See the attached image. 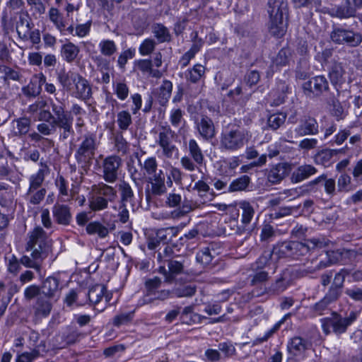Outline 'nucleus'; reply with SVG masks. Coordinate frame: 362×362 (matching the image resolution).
I'll return each instance as SVG.
<instances>
[{
  "instance_id": "f257e3e1",
  "label": "nucleus",
  "mask_w": 362,
  "mask_h": 362,
  "mask_svg": "<svg viewBox=\"0 0 362 362\" xmlns=\"http://www.w3.org/2000/svg\"><path fill=\"white\" fill-rule=\"evenodd\" d=\"M57 78L63 89L71 97L84 102L88 101L92 98L91 84L79 74L63 70L57 74Z\"/></svg>"
},
{
  "instance_id": "f03ea898",
  "label": "nucleus",
  "mask_w": 362,
  "mask_h": 362,
  "mask_svg": "<svg viewBox=\"0 0 362 362\" xmlns=\"http://www.w3.org/2000/svg\"><path fill=\"white\" fill-rule=\"evenodd\" d=\"M330 241L325 237L308 239L305 243L291 241L285 242L274 248V252L280 257L304 255L311 250L328 246Z\"/></svg>"
},
{
  "instance_id": "7ed1b4c3",
  "label": "nucleus",
  "mask_w": 362,
  "mask_h": 362,
  "mask_svg": "<svg viewBox=\"0 0 362 362\" xmlns=\"http://www.w3.org/2000/svg\"><path fill=\"white\" fill-rule=\"evenodd\" d=\"M268 13L269 16V32L277 37H282L286 32L288 4L286 0H269Z\"/></svg>"
},
{
  "instance_id": "20e7f679",
  "label": "nucleus",
  "mask_w": 362,
  "mask_h": 362,
  "mask_svg": "<svg viewBox=\"0 0 362 362\" xmlns=\"http://www.w3.org/2000/svg\"><path fill=\"white\" fill-rule=\"evenodd\" d=\"M51 246V240L40 226L35 227L28 233L26 250L31 252V257L44 259L47 256Z\"/></svg>"
},
{
  "instance_id": "39448f33",
  "label": "nucleus",
  "mask_w": 362,
  "mask_h": 362,
  "mask_svg": "<svg viewBox=\"0 0 362 362\" xmlns=\"http://www.w3.org/2000/svg\"><path fill=\"white\" fill-rule=\"evenodd\" d=\"M252 138V134L246 129L233 127L224 130L221 136V146L230 151L242 148Z\"/></svg>"
},
{
  "instance_id": "423d86ee",
  "label": "nucleus",
  "mask_w": 362,
  "mask_h": 362,
  "mask_svg": "<svg viewBox=\"0 0 362 362\" xmlns=\"http://www.w3.org/2000/svg\"><path fill=\"white\" fill-rule=\"evenodd\" d=\"M97 149L98 144L95 136L93 134L84 135L74 155L77 163L82 167L89 165Z\"/></svg>"
},
{
  "instance_id": "0eeeda50",
  "label": "nucleus",
  "mask_w": 362,
  "mask_h": 362,
  "mask_svg": "<svg viewBox=\"0 0 362 362\" xmlns=\"http://www.w3.org/2000/svg\"><path fill=\"white\" fill-rule=\"evenodd\" d=\"M175 134L169 126H160L155 132V143L162 149L163 155L167 158H171L177 152V148L173 144Z\"/></svg>"
},
{
  "instance_id": "6e6552de",
  "label": "nucleus",
  "mask_w": 362,
  "mask_h": 362,
  "mask_svg": "<svg viewBox=\"0 0 362 362\" xmlns=\"http://www.w3.org/2000/svg\"><path fill=\"white\" fill-rule=\"evenodd\" d=\"M357 318V313L351 311L348 316L342 317L341 315L334 313L331 317L322 320V327L325 333L330 332L331 329L336 334H341L346 331Z\"/></svg>"
},
{
  "instance_id": "1a4fd4ad",
  "label": "nucleus",
  "mask_w": 362,
  "mask_h": 362,
  "mask_svg": "<svg viewBox=\"0 0 362 362\" xmlns=\"http://www.w3.org/2000/svg\"><path fill=\"white\" fill-rule=\"evenodd\" d=\"M122 165V158L116 155L105 157L101 164L102 177L107 183H114L118 179Z\"/></svg>"
},
{
  "instance_id": "9d476101",
  "label": "nucleus",
  "mask_w": 362,
  "mask_h": 362,
  "mask_svg": "<svg viewBox=\"0 0 362 362\" xmlns=\"http://www.w3.org/2000/svg\"><path fill=\"white\" fill-rule=\"evenodd\" d=\"M330 37L334 43L345 44L350 47H357L362 42L361 33L342 28H334L330 34Z\"/></svg>"
},
{
  "instance_id": "9b49d317",
  "label": "nucleus",
  "mask_w": 362,
  "mask_h": 362,
  "mask_svg": "<svg viewBox=\"0 0 362 362\" xmlns=\"http://www.w3.org/2000/svg\"><path fill=\"white\" fill-rule=\"evenodd\" d=\"M329 83L324 76H317L305 82L303 85L304 93L310 96H318L327 90Z\"/></svg>"
},
{
  "instance_id": "f8f14e48",
  "label": "nucleus",
  "mask_w": 362,
  "mask_h": 362,
  "mask_svg": "<svg viewBox=\"0 0 362 362\" xmlns=\"http://www.w3.org/2000/svg\"><path fill=\"white\" fill-rule=\"evenodd\" d=\"M195 124L199 134L204 140L209 141L216 136V128L214 122L210 117L206 115H201L197 119Z\"/></svg>"
},
{
  "instance_id": "ddd939ff",
  "label": "nucleus",
  "mask_w": 362,
  "mask_h": 362,
  "mask_svg": "<svg viewBox=\"0 0 362 362\" xmlns=\"http://www.w3.org/2000/svg\"><path fill=\"white\" fill-rule=\"evenodd\" d=\"M294 131L298 136L316 135L319 132L318 123L314 117H304L300 120Z\"/></svg>"
},
{
  "instance_id": "4468645a",
  "label": "nucleus",
  "mask_w": 362,
  "mask_h": 362,
  "mask_svg": "<svg viewBox=\"0 0 362 362\" xmlns=\"http://www.w3.org/2000/svg\"><path fill=\"white\" fill-rule=\"evenodd\" d=\"M57 299L39 296L33 305L35 316L37 318H45L49 315L52 310L54 303Z\"/></svg>"
},
{
  "instance_id": "2eb2a0df",
  "label": "nucleus",
  "mask_w": 362,
  "mask_h": 362,
  "mask_svg": "<svg viewBox=\"0 0 362 362\" xmlns=\"http://www.w3.org/2000/svg\"><path fill=\"white\" fill-rule=\"evenodd\" d=\"M45 83V75L42 73L35 74L28 85L22 88V93L28 98H35L42 91V86Z\"/></svg>"
},
{
  "instance_id": "dca6fc26",
  "label": "nucleus",
  "mask_w": 362,
  "mask_h": 362,
  "mask_svg": "<svg viewBox=\"0 0 362 362\" xmlns=\"http://www.w3.org/2000/svg\"><path fill=\"white\" fill-rule=\"evenodd\" d=\"M168 270L165 267H159V272L162 274L165 281L171 283L173 281L175 276L182 273L184 269L183 262L176 259H168Z\"/></svg>"
},
{
  "instance_id": "f3484780",
  "label": "nucleus",
  "mask_w": 362,
  "mask_h": 362,
  "mask_svg": "<svg viewBox=\"0 0 362 362\" xmlns=\"http://www.w3.org/2000/svg\"><path fill=\"white\" fill-rule=\"evenodd\" d=\"M310 344L308 340L300 337L292 338L288 343L287 349L293 356L303 357L305 351L310 349Z\"/></svg>"
},
{
  "instance_id": "a211bd4d",
  "label": "nucleus",
  "mask_w": 362,
  "mask_h": 362,
  "mask_svg": "<svg viewBox=\"0 0 362 362\" xmlns=\"http://www.w3.org/2000/svg\"><path fill=\"white\" fill-rule=\"evenodd\" d=\"M291 165L286 163H280L271 168L267 178L272 184L279 183L290 173Z\"/></svg>"
},
{
  "instance_id": "6ab92c4d",
  "label": "nucleus",
  "mask_w": 362,
  "mask_h": 362,
  "mask_svg": "<svg viewBox=\"0 0 362 362\" xmlns=\"http://www.w3.org/2000/svg\"><path fill=\"white\" fill-rule=\"evenodd\" d=\"M291 92L290 85L286 81H279L276 83L275 90L269 93V98L272 100V105L278 106L282 104L287 94Z\"/></svg>"
},
{
  "instance_id": "aec40b11",
  "label": "nucleus",
  "mask_w": 362,
  "mask_h": 362,
  "mask_svg": "<svg viewBox=\"0 0 362 362\" xmlns=\"http://www.w3.org/2000/svg\"><path fill=\"white\" fill-rule=\"evenodd\" d=\"M148 182L151 184V192L153 195L161 196L166 193L165 175L162 170H159L156 175L148 177Z\"/></svg>"
},
{
  "instance_id": "412c9836",
  "label": "nucleus",
  "mask_w": 362,
  "mask_h": 362,
  "mask_svg": "<svg viewBox=\"0 0 362 362\" xmlns=\"http://www.w3.org/2000/svg\"><path fill=\"white\" fill-rule=\"evenodd\" d=\"M327 13L330 16L339 19L356 17L354 8L346 2V0H344L341 4L329 8Z\"/></svg>"
},
{
  "instance_id": "4be33fe9",
  "label": "nucleus",
  "mask_w": 362,
  "mask_h": 362,
  "mask_svg": "<svg viewBox=\"0 0 362 362\" xmlns=\"http://www.w3.org/2000/svg\"><path fill=\"white\" fill-rule=\"evenodd\" d=\"M134 69L141 71L143 74L159 78L162 76V73L158 69H153V63L150 59H141L134 62Z\"/></svg>"
},
{
  "instance_id": "5701e85b",
  "label": "nucleus",
  "mask_w": 362,
  "mask_h": 362,
  "mask_svg": "<svg viewBox=\"0 0 362 362\" xmlns=\"http://www.w3.org/2000/svg\"><path fill=\"white\" fill-rule=\"evenodd\" d=\"M49 104L52 107V112L54 115L55 116L53 120H54L57 123L62 122L61 121L64 122V119H72L73 117L66 113L65 108V101L64 100H60L57 97H55V101H54L52 99L49 100Z\"/></svg>"
},
{
  "instance_id": "b1692460",
  "label": "nucleus",
  "mask_w": 362,
  "mask_h": 362,
  "mask_svg": "<svg viewBox=\"0 0 362 362\" xmlns=\"http://www.w3.org/2000/svg\"><path fill=\"white\" fill-rule=\"evenodd\" d=\"M52 214L55 221L61 225H69L71 220L70 209L64 204H54L52 208Z\"/></svg>"
},
{
  "instance_id": "393cba45",
  "label": "nucleus",
  "mask_w": 362,
  "mask_h": 362,
  "mask_svg": "<svg viewBox=\"0 0 362 362\" xmlns=\"http://www.w3.org/2000/svg\"><path fill=\"white\" fill-rule=\"evenodd\" d=\"M341 151V149H322L315 154L314 157L315 163L324 167H329L333 163V158Z\"/></svg>"
},
{
  "instance_id": "a878e982",
  "label": "nucleus",
  "mask_w": 362,
  "mask_h": 362,
  "mask_svg": "<svg viewBox=\"0 0 362 362\" xmlns=\"http://www.w3.org/2000/svg\"><path fill=\"white\" fill-rule=\"evenodd\" d=\"M317 169L311 165H302L297 168L291 175L293 183L300 182L317 173Z\"/></svg>"
},
{
  "instance_id": "bb28decb",
  "label": "nucleus",
  "mask_w": 362,
  "mask_h": 362,
  "mask_svg": "<svg viewBox=\"0 0 362 362\" xmlns=\"http://www.w3.org/2000/svg\"><path fill=\"white\" fill-rule=\"evenodd\" d=\"M59 290V280L53 276L47 277L42 283V296L54 299Z\"/></svg>"
},
{
  "instance_id": "cd10ccee",
  "label": "nucleus",
  "mask_w": 362,
  "mask_h": 362,
  "mask_svg": "<svg viewBox=\"0 0 362 362\" xmlns=\"http://www.w3.org/2000/svg\"><path fill=\"white\" fill-rule=\"evenodd\" d=\"M93 190L95 194H99L104 197L108 202H112L117 198L116 189L107 184L100 183L98 185L93 186Z\"/></svg>"
},
{
  "instance_id": "c85d7f7f",
  "label": "nucleus",
  "mask_w": 362,
  "mask_h": 362,
  "mask_svg": "<svg viewBox=\"0 0 362 362\" xmlns=\"http://www.w3.org/2000/svg\"><path fill=\"white\" fill-rule=\"evenodd\" d=\"M80 49L78 46L69 42L62 45L61 55L64 60L68 63L73 62L77 57Z\"/></svg>"
},
{
  "instance_id": "c756f323",
  "label": "nucleus",
  "mask_w": 362,
  "mask_h": 362,
  "mask_svg": "<svg viewBox=\"0 0 362 362\" xmlns=\"http://www.w3.org/2000/svg\"><path fill=\"white\" fill-rule=\"evenodd\" d=\"M151 32L158 43L169 42L171 39L170 31L161 23L153 24Z\"/></svg>"
},
{
  "instance_id": "7c9ffc66",
  "label": "nucleus",
  "mask_w": 362,
  "mask_h": 362,
  "mask_svg": "<svg viewBox=\"0 0 362 362\" xmlns=\"http://www.w3.org/2000/svg\"><path fill=\"white\" fill-rule=\"evenodd\" d=\"M188 150L189 154L193 159V160L197 164H202L204 156L202 152V148L199 146L197 141L194 139H191L189 140L188 143Z\"/></svg>"
},
{
  "instance_id": "2f4dec72",
  "label": "nucleus",
  "mask_w": 362,
  "mask_h": 362,
  "mask_svg": "<svg viewBox=\"0 0 362 362\" xmlns=\"http://www.w3.org/2000/svg\"><path fill=\"white\" fill-rule=\"evenodd\" d=\"M86 232L89 235L97 234L99 238H105L109 234L108 228L98 221H92L86 226Z\"/></svg>"
},
{
  "instance_id": "473e14b6",
  "label": "nucleus",
  "mask_w": 362,
  "mask_h": 362,
  "mask_svg": "<svg viewBox=\"0 0 362 362\" xmlns=\"http://www.w3.org/2000/svg\"><path fill=\"white\" fill-rule=\"evenodd\" d=\"M49 19L61 34H65V23L57 8L52 7L49 10Z\"/></svg>"
},
{
  "instance_id": "72a5a7b5",
  "label": "nucleus",
  "mask_w": 362,
  "mask_h": 362,
  "mask_svg": "<svg viewBox=\"0 0 362 362\" xmlns=\"http://www.w3.org/2000/svg\"><path fill=\"white\" fill-rule=\"evenodd\" d=\"M205 74V67L200 64H195L192 69H188L186 73V78L192 83H197Z\"/></svg>"
},
{
  "instance_id": "f704fd0d",
  "label": "nucleus",
  "mask_w": 362,
  "mask_h": 362,
  "mask_svg": "<svg viewBox=\"0 0 362 362\" xmlns=\"http://www.w3.org/2000/svg\"><path fill=\"white\" fill-rule=\"evenodd\" d=\"M291 60V51L288 47L282 48L272 61V65L278 66H286Z\"/></svg>"
},
{
  "instance_id": "c9c22d12",
  "label": "nucleus",
  "mask_w": 362,
  "mask_h": 362,
  "mask_svg": "<svg viewBox=\"0 0 362 362\" xmlns=\"http://www.w3.org/2000/svg\"><path fill=\"white\" fill-rule=\"evenodd\" d=\"M89 208L93 211H102L107 208L108 202L99 194L88 199Z\"/></svg>"
},
{
  "instance_id": "e433bc0d",
  "label": "nucleus",
  "mask_w": 362,
  "mask_h": 362,
  "mask_svg": "<svg viewBox=\"0 0 362 362\" xmlns=\"http://www.w3.org/2000/svg\"><path fill=\"white\" fill-rule=\"evenodd\" d=\"M173 90V83L168 80L163 81L162 85L160 87V91L158 94L159 103L162 105H165L168 101L171 95Z\"/></svg>"
},
{
  "instance_id": "4c0bfd02",
  "label": "nucleus",
  "mask_w": 362,
  "mask_h": 362,
  "mask_svg": "<svg viewBox=\"0 0 362 362\" xmlns=\"http://www.w3.org/2000/svg\"><path fill=\"white\" fill-rule=\"evenodd\" d=\"M98 47L100 53L105 57L112 56L117 50L115 42L109 39L102 40L98 44Z\"/></svg>"
},
{
  "instance_id": "58836bf2",
  "label": "nucleus",
  "mask_w": 362,
  "mask_h": 362,
  "mask_svg": "<svg viewBox=\"0 0 362 362\" xmlns=\"http://www.w3.org/2000/svg\"><path fill=\"white\" fill-rule=\"evenodd\" d=\"M106 288L103 285H95L90 288L88 293L90 302L94 305L98 304L103 297Z\"/></svg>"
},
{
  "instance_id": "ea45409f",
  "label": "nucleus",
  "mask_w": 362,
  "mask_h": 362,
  "mask_svg": "<svg viewBox=\"0 0 362 362\" xmlns=\"http://www.w3.org/2000/svg\"><path fill=\"white\" fill-rule=\"evenodd\" d=\"M117 123L122 131L127 130L132 124V118L130 112L127 110H122L117 114Z\"/></svg>"
},
{
  "instance_id": "a19ab883",
  "label": "nucleus",
  "mask_w": 362,
  "mask_h": 362,
  "mask_svg": "<svg viewBox=\"0 0 362 362\" xmlns=\"http://www.w3.org/2000/svg\"><path fill=\"white\" fill-rule=\"evenodd\" d=\"M13 132L16 135H25L30 129L31 121L29 118L21 117L13 122Z\"/></svg>"
},
{
  "instance_id": "79ce46f5",
  "label": "nucleus",
  "mask_w": 362,
  "mask_h": 362,
  "mask_svg": "<svg viewBox=\"0 0 362 362\" xmlns=\"http://www.w3.org/2000/svg\"><path fill=\"white\" fill-rule=\"evenodd\" d=\"M344 71L341 64L334 63L329 71V75L332 83H341L344 81Z\"/></svg>"
},
{
  "instance_id": "37998d69",
  "label": "nucleus",
  "mask_w": 362,
  "mask_h": 362,
  "mask_svg": "<svg viewBox=\"0 0 362 362\" xmlns=\"http://www.w3.org/2000/svg\"><path fill=\"white\" fill-rule=\"evenodd\" d=\"M288 315H286L281 320L277 322L270 329L267 330L262 337H258L252 342V346L260 344L267 341L281 327L285 322Z\"/></svg>"
},
{
  "instance_id": "c03bdc74",
  "label": "nucleus",
  "mask_w": 362,
  "mask_h": 362,
  "mask_svg": "<svg viewBox=\"0 0 362 362\" xmlns=\"http://www.w3.org/2000/svg\"><path fill=\"white\" fill-rule=\"evenodd\" d=\"M45 180V170L40 169L36 173L33 174L29 178V192L40 189V187Z\"/></svg>"
},
{
  "instance_id": "a18cd8bd",
  "label": "nucleus",
  "mask_w": 362,
  "mask_h": 362,
  "mask_svg": "<svg viewBox=\"0 0 362 362\" xmlns=\"http://www.w3.org/2000/svg\"><path fill=\"white\" fill-rule=\"evenodd\" d=\"M240 208L242 209V223L245 225L250 223L255 215L254 208L245 201L240 203Z\"/></svg>"
},
{
  "instance_id": "49530a36",
  "label": "nucleus",
  "mask_w": 362,
  "mask_h": 362,
  "mask_svg": "<svg viewBox=\"0 0 362 362\" xmlns=\"http://www.w3.org/2000/svg\"><path fill=\"white\" fill-rule=\"evenodd\" d=\"M73 121L72 119H64L61 121L62 122L58 123L57 127L62 129V132L60 133L59 139L62 141H65L67 139L70 135H73L74 134V130L73 129Z\"/></svg>"
},
{
  "instance_id": "de8ad7c7",
  "label": "nucleus",
  "mask_w": 362,
  "mask_h": 362,
  "mask_svg": "<svg viewBox=\"0 0 362 362\" xmlns=\"http://www.w3.org/2000/svg\"><path fill=\"white\" fill-rule=\"evenodd\" d=\"M46 194V189L45 188H40L37 190H33L32 192H28L25 195V199L29 204L33 205L39 204L45 198Z\"/></svg>"
},
{
  "instance_id": "09e8293b",
  "label": "nucleus",
  "mask_w": 362,
  "mask_h": 362,
  "mask_svg": "<svg viewBox=\"0 0 362 362\" xmlns=\"http://www.w3.org/2000/svg\"><path fill=\"white\" fill-rule=\"evenodd\" d=\"M250 183V178L247 175H243L234 180L229 185L228 192H238L245 190Z\"/></svg>"
},
{
  "instance_id": "8fccbe9b",
  "label": "nucleus",
  "mask_w": 362,
  "mask_h": 362,
  "mask_svg": "<svg viewBox=\"0 0 362 362\" xmlns=\"http://www.w3.org/2000/svg\"><path fill=\"white\" fill-rule=\"evenodd\" d=\"M177 231L178 230L175 227L160 228L156 232L157 239H159L163 243H166L177 235Z\"/></svg>"
},
{
  "instance_id": "3c124183",
  "label": "nucleus",
  "mask_w": 362,
  "mask_h": 362,
  "mask_svg": "<svg viewBox=\"0 0 362 362\" xmlns=\"http://www.w3.org/2000/svg\"><path fill=\"white\" fill-rule=\"evenodd\" d=\"M57 124L58 123L54 120H52L50 122H42L37 125V130L43 136H48L54 134L57 127Z\"/></svg>"
},
{
  "instance_id": "603ef678",
  "label": "nucleus",
  "mask_w": 362,
  "mask_h": 362,
  "mask_svg": "<svg viewBox=\"0 0 362 362\" xmlns=\"http://www.w3.org/2000/svg\"><path fill=\"white\" fill-rule=\"evenodd\" d=\"M139 163L141 161L139 160ZM141 164L142 168L145 170L148 177H151L158 173V163L155 157H148Z\"/></svg>"
},
{
  "instance_id": "864d4df0",
  "label": "nucleus",
  "mask_w": 362,
  "mask_h": 362,
  "mask_svg": "<svg viewBox=\"0 0 362 362\" xmlns=\"http://www.w3.org/2000/svg\"><path fill=\"white\" fill-rule=\"evenodd\" d=\"M170 291L167 290H161V291H155L151 293V296H148V298L146 296H144V299L142 300V302H139V305H142L144 304H148L153 301L154 300H163L169 298L170 296Z\"/></svg>"
},
{
  "instance_id": "5fc2aeb1",
  "label": "nucleus",
  "mask_w": 362,
  "mask_h": 362,
  "mask_svg": "<svg viewBox=\"0 0 362 362\" xmlns=\"http://www.w3.org/2000/svg\"><path fill=\"white\" fill-rule=\"evenodd\" d=\"M196 287L192 284L183 285L172 291V293L178 298L190 297L194 295Z\"/></svg>"
},
{
  "instance_id": "6e6d98bb",
  "label": "nucleus",
  "mask_w": 362,
  "mask_h": 362,
  "mask_svg": "<svg viewBox=\"0 0 362 362\" xmlns=\"http://www.w3.org/2000/svg\"><path fill=\"white\" fill-rule=\"evenodd\" d=\"M119 189L121 193V199L123 203L129 202L132 200L134 197V194L130 185L128 182L125 181L122 182L119 185Z\"/></svg>"
},
{
  "instance_id": "4d7b16f0",
  "label": "nucleus",
  "mask_w": 362,
  "mask_h": 362,
  "mask_svg": "<svg viewBox=\"0 0 362 362\" xmlns=\"http://www.w3.org/2000/svg\"><path fill=\"white\" fill-rule=\"evenodd\" d=\"M34 16H41L45 13L46 6L42 0H26Z\"/></svg>"
},
{
  "instance_id": "13d9d810",
  "label": "nucleus",
  "mask_w": 362,
  "mask_h": 362,
  "mask_svg": "<svg viewBox=\"0 0 362 362\" xmlns=\"http://www.w3.org/2000/svg\"><path fill=\"white\" fill-rule=\"evenodd\" d=\"M156 42L151 38L145 39L139 47V54L141 56H148L155 49Z\"/></svg>"
},
{
  "instance_id": "bf43d9fd",
  "label": "nucleus",
  "mask_w": 362,
  "mask_h": 362,
  "mask_svg": "<svg viewBox=\"0 0 362 362\" xmlns=\"http://www.w3.org/2000/svg\"><path fill=\"white\" fill-rule=\"evenodd\" d=\"M286 120V115L283 113H275L270 115L267 120L269 127L272 129L279 128Z\"/></svg>"
},
{
  "instance_id": "052dcab7",
  "label": "nucleus",
  "mask_w": 362,
  "mask_h": 362,
  "mask_svg": "<svg viewBox=\"0 0 362 362\" xmlns=\"http://www.w3.org/2000/svg\"><path fill=\"white\" fill-rule=\"evenodd\" d=\"M326 255L327 256L328 259L325 260V261H324V260L320 261L317 264V265L315 267V269L313 270H312L311 272H315V271H317V270L322 269L324 268L329 267L332 264H334L335 262H337L338 259L337 257H335L334 256L338 255V254L336 253L335 252H334V251H328V252H326Z\"/></svg>"
},
{
  "instance_id": "680f3d73",
  "label": "nucleus",
  "mask_w": 362,
  "mask_h": 362,
  "mask_svg": "<svg viewBox=\"0 0 362 362\" xmlns=\"http://www.w3.org/2000/svg\"><path fill=\"white\" fill-rule=\"evenodd\" d=\"M194 209H195V204H193L191 201H188V200L185 199L182 202V204L180 207H179L177 209H175V216H177V218H180L181 217L185 216L186 214H187L190 211H193Z\"/></svg>"
},
{
  "instance_id": "e2e57ef3",
  "label": "nucleus",
  "mask_w": 362,
  "mask_h": 362,
  "mask_svg": "<svg viewBox=\"0 0 362 362\" xmlns=\"http://www.w3.org/2000/svg\"><path fill=\"white\" fill-rule=\"evenodd\" d=\"M134 315V311L128 313H122L118 315H116L113 320V324L115 326L119 327L123 325H127L130 322Z\"/></svg>"
},
{
  "instance_id": "0e129e2a",
  "label": "nucleus",
  "mask_w": 362,
  "mask_h": 362,
  "mask_svg": "<svg viewBox=\"0 0 362 362\" xmlns=\"http://www.w3.org/2000/svg\"><path fill=\"white\" fill-rule=\"evenodd\" d=\"M213 259V255L209 248H204L197 252L196 259L198 262L206 266L209 264Z\"/></svg>"
},
{
  "instance_id": "69168bd1",
  "label": "nucleus",
  "mask_w": 362,
  "mask_h": 362,
  "mask_svg": "<svg viewBox=\"0 0 362 362\" xmlns=\"http://www.w3.org/2000/svg\"><path fill=\"white\" fill-rule=\"evenodd\" d=\"M351 177L346 173L339 175L337 180L338 190L340 192H349L351 190Z\"/></svg>"
},
{
  "instance_id": "338daca9",
  "label": "nucleus",
  "mask_w": 362,
  "mask_h": 362,
  "mask_svg": "<svg viewBox=\"0 0 362 362\" xmlns=\"http://www.w3.org/2000/svg\"><path fill=\"white\" fill-rule=\"evenodd\" d=\"M127 170L132 180L136 185H138L143 180L144 175L133 163L127 164Z\"/></svg>"
},
{
  "instance_id": "774afa93",
  "label": "nucleus",
  "mask_w": 362,
  "mask_h": 362,
  "mask_svg": "<svg viewBox=\"0 0 362 362\" xmlns=\"http://www.w3.org/2000/svg\"><path fill=\"white\" fill-rule=\"evenodd\" d=\"M39 356V351L32 350L30 352H23L19 354L16 358V362H33Z\"/></svg>"
}]
</instances>
